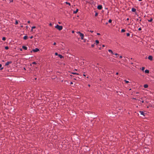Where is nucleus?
Wrapping results in <instances>:
<instances>
[{"instance_id":"obj_22","label":"nucleus","mask_w":154,"mask_h":154,"mask_svg":"<svg viewBox=\"0 0 154 154\" xmlns=\"http://www.w3.org/2000/svg\"><path fill=\"white\" fill-rule=\"evenodd\" d=\"M144 69H145V67H142V68H141L142 70L144 71Z\"/></svg>"},{"instance_id":"obj_57","label":"nucleus","mask_w":154,"mask_h":154,"mask_svg":"<svg viewBox=\"0 0 154 154\" xmlns=\"http://www.w3.org/2000/svg\"><path fill=\"white\" fill-rule=\"evenodd\" d=\"M3 69V68H2L1 69Z\"/></svg>"},{"instance_id":"obj_53","label":"nucleus","mask_w":154,"mask_h":154,"mask_svg":"<svg viewBox=\"0 0 154 154\" xmlns=\"http://www.w3.org/2000/svg\"><path fill=\"white\" fill-rule=\"evenodd\" d=\"M106 25H107V24H108V23H106Z\"/></svg>"},{"instance_id":"obj_1","label":"nucleus","mask_w":154,"mask_h":154,"mask_svg":"<svg viewBox=\"0 0 154 154\" xmlns=\"http://www.w3.org/2000/svg\"><path fill=\"white\" fill-rule=\"evenodd\" d=\"M55 28L59 30H61L63 29V27L62 26H60L58 25H57L55 26Z\"/></svg>"},{"instance_id":"obj_16","label":"nucleus","mask_w":154,"mask_h":154,"mask_svg":"<svg viewBox=\"0 0 154 154\" xmlns=\"http://www.w3.org/2000/svg\"><path fill=\"white\" fill-rule=\"evenodd\" d=\"M95 42L96 43L97 45L99 43V41L98 40H96Z\"/></svg>"},{"instance_id":"obj_35","label":"nucleus","mask_w":154,"mask_h":154,"mask_svg":"<svg viewBox=\"0 0 154 154\" xmlns=\"http://www.w3.org/2000/svg\"><path fill=\"white\" fill-rule=\"evenodd\" d=\"M30 38H31V39H32L33 38V36H31L30 37Z\"/></svg>"},{"instance_id":"obj_52","label":"nucleus","mask_w":154,"mask_h":154,"mask_svg":"<svg viewBox=\"0 0 154 154\" xmlns=\"http://www.w3.org/2000/svg\"><path fill=\"white\" fill-rule=\"evenodd\" d=\"M88 85V86H89V87H90V85Z\"/></svg>"},{"instance_id":"obj_19","label":"nucleus","mask_w":154,"mask_h":154,"mask_svg":"<svg viewBox=\"0 0 154 154\" xmlns=\"http://www.w3.org/2000/svg\"><path fill=\"white\" fill-rule=\"evenodd\" d=\"M125 32V30L124 29H122L121 30V32Z\"/></svg>"},{"instance_id":"obj_32","label":"nucleus","mask_w":154,"mask_h":154,"mask_svg":"<svg viewBox=\"0 0 154 154\" xmlns=\"http://www.w3.org/2000/svg\"><path fill=\"white\" fill-rule=\"evenodd\" d=\"M18 23V22L17 21H16V23H15V24H17Z\"/></svg>"},{"instance_id":"obj_2","label":"nucleus","mask_w":154,"mask_h":154,"mask_svg":"<svg viewBox=\"0 0 154 154\" xmlns=\"http://www.w3.org/2000/svg\"><path fill=\"white\" fill-rule=\"evenodd\" d=\"M77 33L79 34L80 36L81 37V39L82 40L84 39V35L83 34L81 33L80 32H77Z\"/></svg>"},{"instance_id":"obj_5","label":"nucleus","mask_w":154,"mask_h":154,"mask_svg":"<svg viewBox=\"0 0 154 154\" xmlns=\"http://www.w3.org/2000/svg\"><path fill=\"white\" fill-rule=\"evenodd\" d=\"M11 63H12L11 61L5 63V66H7L9 64H11Z\"/></svg>"},{"instance_id":"obj_29","label":"nucleus","mask_w":154,"mask_h":154,"mask_svg":"<svg viewBox=\"0 0 154 154\" xmlns=\"http://www.w3.org/2000/svg\"><path fill=\"white\" fill-rule=\"evenodd\" d=\"M97 15H98V14H97V13H95V16H97Z\"/></svg>"},{"instance_id":"obj_3","label":"nucleus","mask_w":154,"mask_h":154,"mask_svg":"<svg viewBox=\"0 0 154 154\" xmlns=\"http://www.w3.org/2000/svg\"><path fill=\"white\" fill-rule=\"evenodd\" d=\"M97 8L99 10H101L102 8V5H99L97 7Z\"/></svg>"},{"instance_id":"obj_48","label":"nucleus","mask_w":154,"mask_h":154,"mask_svg":"<svg viewBox=\"0 0 154 154\" xmlns=\"http://www.w3.org/2000/svg\"><path fill=\"white\" fill-rule=\"evenodd\" d=\"M102 46L103 47H105V45H103Z\"/></svg>"},{"instance_id":"obj_15","label":"nucleus","mask_w":154,"mask_h":154,"mask_svg":"<svg viewBox=\"0 0 154 154\" xmlns=\"http://www.w3.org/2000/svg\"><path fill=\"white\" fill-rule=\"evenodd\" d=\"M27 38V36H25L23 37V39L24 40H26Z\"/></svg>"},{"instance_id":"obj_14","label":"nucleus","mask_w":154,"mask_h":154,"mask_svg":"<svg viewBox=\"0 0 154 154\" xmlns=\"http://www.w3.org/2000/svg\"><path fill=\"white\" fill-rule=\"evenodd\" d=\"M58 56L60 58H62L63 57L62 56L61 54H59Z\"/></svg>"},{"instance_id":"obj_25","label":"nucleus","mask_w":154,"mask_h":154,"mask_svg":"<svg viewBox=\"0 0 154 154\" xmlns=\"http://www.w3.org/2000/svg\"><path fill=\"white\" fill-rule=\"evenodd\" d=\"M72 73L73 74H77V75H79L78 73H75V72H72Z\"/></svg>"},{"instance_id":"obj_40","label":"nucleus","mask_w":154,"mask_h":154,"mask_svg":"<svg viewBox=\"0 0 154 154\" xmlns=\"http://www.w3.org/2000/svg\"><path fill=\"white\" fill-rule=\"evenodd\" d=\"M54 44V45H56V42H54V44Z\"/></svg>"},{"instance_id":"obj_10","label":"nucleus","mask_w":154,"mask_h":154,"mask_svg":"<svg viewBox=\"0 0 154 154\" xmlns=\"http://www.w3.org/2000/svg\"><path fill=\"white\" fill-rule=\"evenodd\" d=\"M131 11L132 12H135L136 11V9L135 8H132L131 9Z\"/></svg>"},{"instance_id":"obj_55","label":"nucleus","mask_w":154,"mask_h":154,"mask_svg":"<svg viewBox=\"0 0 154 154\" xmlns=\"http://www.w3.org/2000/svg\"><path fill=\"white\" fill-rule=\"evenodd\" d=\"M151 49H153V48H151Z\"/></svg>"},{"instance_id":"obj_13","label":"nucleus","mask_w":154,"mask_h":154,"mask_svg":"<svg viewBox=\"0 0 154 154\" xmlns=\"http://www.w3.org/2000/svg\"><path fill=\"white\" fill-rule=\"evenodd\" d=\"M78 11V9H76L75 11H74L73 12V13L74 14H76Z\"/></svg>"},{"instance_id":"obj_37","label":"nucleus","mask_w":154,"mask_h":154,"mask_svg":"<svg viewBox=\"0 0 154 154\" xmlns=\"http://www.w3.org/2000/svg\"><path fill=\"white\" fill-rule=\"evenodd\" d=\"M119 57L120 58H122V56H120Z\"/></svg>"},{"instance_id":"obj_58","label":"nucleus","mask_w":154,"mask_h":154,"mask_svg":"<svg viewBox=\"0 0 154 154\" xmlns=\"http://www.w3.org/2000/svg\"><path fill=\"white\" fill-rule=\"evenodd\" d=\"M133 99H135V98H133Z\"/></svg>"},{"instance_id":"obj_50","label":"nucleus","mask_w":154,"mask_h":154,"mask_svg":"<svg viewBox=\"0 0 154 154\" xmlns=\"http://www.w3.org/2000/svg\"><path fill=\"white\" fill-rule=\"evenodd\" d=\"M142 1V0H139V1Z\"/></svg>"},{"instance_id":"obj_24","label":"nucleus","mask_w":154,"mask_h":154,"mask_svg":"<svg viewBox=\"0 0 154 154\" xmlns=\"http://www.w3.org/2000/svg\"><path fill=\"white\" fill-rule=\"evenodd\" d=\"M36 27L35 26H32V29H35V28Z\"/></svg>"},{"instance_id":"obj_44","label":"nucleus","mask_w":154,"mask_h":154,"mask_svg":"<svg viewBox=\"0 0 154 154\" xmlns=\"http://www.w3.org/2000/svg\"><path fill=\"white\" fill-rule=\"evenodd\" d=\"M129 20V18H127V20Z\"/></svg>"},{"instance_id":"obj_7","label":"nucleus","mask_w":154,"mask_h":154,"mask_svg":"<svg viewBox=\"0 0 154 154\" xmlns=\"http://www.w3.org/2000/svg\"><path fill=\"white\" fill-rule=\"evenodd\" d=\"M140 113L141 115L145 116V113L143 111H140Z\"/></svg>"},{"instance_id":"obj_33","label":"nucleus","mask_w":154,"mask_h":154,"mask_svg":"<svg viewBox=\"0 0 154 154\" xmlns=\"http://www.w3.org/2000/svg\"><path fill=\"white\" fill-rule=\"evenodd\" d=\"M55 55H58L59 54H58V53L57 52L55 53Z\"/></svg>"},{"instance_id":"obj_11","label":"nucleus","mask_w":154,"mask_h":154,"mask_svg":"<svg viewBox=\"0 0 154 154\" xmlns=\"http://www.w3.org/2000/svg\"><path fill=\"white\" fill-rule=\"evenodd\" d=\"M145 72L146 73H149V71L148 70L146 69L145 71Z\"/></svg>"},{"instance_id":"obj_20","label":"nucleus","mask_w":154,"mask_h":154,"mask_svg":"<svg viewBox=\"0 0 154 154\" xmlns=\"http://www.w3.org/2000/svg\"><path fill=\"white\" fill-rule=\"evenodd\" d=\"M2 40L3 41H5L6 40V38L5 37H3L2 38Z\"/></svg>"},{"instance_id":"obj_23","label":"nucleus","mask_w":154,"mask_h":154,"mask_svg":"<svg viewBox=\"0 0 154 154\" xmlns=\"http://www.w3.org/2000/svg\"><path fill=\"white\" fill-rule=\"evenodd\" d=\"M112 20L111 19H109V21H108V22L109 23H111L112 22Z\"/></svg>"},{"instance_id":"obj_42","label":"nucleus","mask_w":154,"mask_h":154,"mask_svg":"<svg viewBox=\"0 0 154 154\" xmlns=\"http://www.w3.org/2000/svg\"><path fill=\"white\" fill-rule=\"evenodd\" d=\"M116 75H118L119 74V73H118V72H117V73H116Z\"/></svg>"},{"instance_id":"obj_8","label":"nucleus","mask_w":154,"mask_h":154,"mask_svg":"<svg viewBox=\"0 0 154 154\" xmlns=\"http://www.w3.org/2000/svg\"><path fill=\"white\" fill-rule=\"evenodd\" d=\"M108 51L111 54H114V53H113V52H112V50H110V49H109L108 50Z\"/></svg>"},{"instance_id":"obj_46","label":"nucleus","mask_w":154,"mask_h":154,"mask_svg":"<svg viewBox=\"0 0 154 154\" xmlns=\"http://www.w3.org/2000/svg\"><path fill=\"white\" fill-rule=\"evenodd\" d=\"M70 84H73V83H72V82H71L70 83Z\"/></svg>"},{"instance_id":"obj_51","label":"nucleus","mask_w":154,"mask_h":154,"mask_svg":"<svg viewBox=\"0 0 154 154\" xmlns=\"http://www.w3.org/2000/svg\"><path fill=\"white\" fill-rule=\"evenodd\" d=\"M84 75V76H85V74H84V75Z\"/></svg>"},{"instance_id":"obj_26","label":"nucleus","mask_w":154,"mask_h":154,"mask_svg":"<svg viewBox=\"0 0 154 154\" xmlns=\"http://www.w3.org/2000/svg\"><path fill=\"white\" fill-rule=\"evenodd\" d=\"M126 35H127V36H129L130 35V34L129 33H127Z\"/></svg>"},{"instance_id":"obj_27","label":"nucleus","mask_w":154,"mask_h":154,"mask_svg":"<svg viewBox=\"0 0 154 154\" xmlns=\"http://www.w3.org/2000/svg\"><path fill=\"white\" fill-rule=\"evenodd\" d=\"M94 46V44H92V45H91V47H92L93 48Z\"/></svg>"},{"instance_id":"obj_45","label":"nucleus","mask_w":154,"mask_h":154,"mask_svg":"<svg viewBox=\"0 0 154 154\" xmlns=\"http://www.w3.org/2000/svg\"><path fill=\"white\" fill-rule=\"evenodd\" d=\"M49 25L50 26H52V24L51 23H50L49 24Z\"/></svg>"},{"instance_id":"obj_39","label":"nucleus","mask_w":154,"mask_h":154,"mask_svg":"<svg viewBox=\"0 0 154 154\" xmlns=\"http://www.w3.org/2000/svg\"><path fill=\"white\" fill-rule=\"evenodd\" d=\"M97 35H100V33H97Z\"/></svg>"},{"instance_id":"obj_43","label":"nucleus","mask_w":154,"mask_h":154,"mask_svg":"<svg viewBox=\"0 0 154 154\" xmlns=\"http://www.w3.org/2000/svg\"><path fill=\"white\" fill-rule=\"evenodd\" d=\"M28 23H30V21H28V22H27Z\"/></svg>"},{"instance_id":"obj_38","label":"nucleus","mask_w":154,"mask_h":154,"mask_svg":"<svg viewBox=\"0 0 154 154\" xmlns=\"http://www.w3.org/2000/svg\"><path fill=\"white\" fill-rule=\"evenodd\" d=\"M10 1L11 2H12L13 1V0H10Z\"/></svg>"},{"instance_id":"obj_21","label":"nucleus","mask_w":154,"mask_h":154,"mask_svg":"<svg viewBox=\"0 0 154 154\" xmlns=\"http://www.w3.org/2000/svg\"><path fill=\"white\" fill-rule=\"evenodd\" d=\"M5 48L6 50H8L9 49V48L8 46H6L5 47Z\"/></svg>"},{"instance_id":"obj_36","label":"nucleus","mask_w":154,"mask_h":154,"mask_svg":"<svg viewBox=\"0 0 154 154\" xmlns=\"http://www.w3.org/2000/svg\"><path fill=\"white\" fill-rule=\"evenodd\" d=\"M72 33H74V31H72Z\"/></svg>"},{"instance_id":"obj_17","label":"nucleus","mask_w":154,"mask_h":154,"mask_svg":"<svg viewBox=\"0 0 154 154\" xmlns=\"http://www.w3.org/2000/svg\"><path fill=\"white\" fill-rule=\"evenodd\" d=\"M152 21V18H151L150 20H148V21L149 22H151Z\"/></svg>"},{"instance_id":"obj_49","label":"nucleus","mask_w":154,"mask_h":154,"mask_svg":"<svg viewBox=\"0 0 154 154\" xmlns=\"http://www.w3.org/2000/svg\"><path fill=\"white\" fill-rule=\"evenodd\" d=\"M20 51H22V49H20Z\"/></svg>"},{"instance_id":"obj_54","label":"nucleus","mask_w":154,"mask_h":154,"mask_svg":"<svg viewBox=\"0 0 154 154\" xmlns=\"http://www.w3.org/2000/svg\"><path fill=\"white\" fill-rule=\"evenodd\" d=\"M58 23H59V24H60V22H58Z\"/></svg>"},{"instance_id":"obj_12","label":"nucleus","mask_w":154,"mask_h":154,"mask_svg":"<svg viewBox=\"0 0 154 154\" xmlns=\"http://www.w3.org/2000/svg\"><path fill=\"white\" fill-rule=\"evenodd\" d=\"M148 87V85L147 84H145L144 85V87L145 88H147Z\"/></svg>"},{"instance_id":"obj_9","label":"nucleus","mask_w":154,"mask_h":154,"mask_svg":"<svg viewBox=\"0 0 154 154\" xmlns=\"http://www.w3.org/2000/svg\"><path fill=\"white\" fill-rule=\"evenodd\" d=\"M22 48L25 50H26L27 48L26 47L24 46H22Z\"/></svg>"},{"instance_id":"obj_59","label":"nucleus","mask_w":154,"mask_h":154,"mask_svg":"<svg viewBox=\"0 0 154 154\" xmlns=\"http://www.w3.org/2000/svg\"><path fill=\"white\" fill-rule=\"evenodd\" d=\"M139 21H141V20H139Z\"/></svg>"},{"instance_id":"obj_30","label":"nucleus","mask_w":154,"mask_h":154,"mask_svg":"<svg viewBox=\"0 0 154 154\" xmlns=\"http://www.w3.org/2000/svg\"><path fill=\"white\" fill-rule=\"evenodd\" d=\"M138 30L139 31H140L141 30V27H140L139 28H138Z\"/></svg>"},{"instance_id":"obj_6","label":"nucleus","mask_w":154,"mask_h":154,"mask_svg":"<svg viewBox=\"0 0 154 154\" xmlns=\"http://www.w3.org/2000/svg\"><path fill=\"white\" fill-rule=\"evenodd\" d=\"M148 59L149 60H152V56H149L148 57Z\"/></svg>"},{"instance_id":"obj_18","label":"nucleus","mask_w":154,"mask_h":154,"mask_svg":"<svg viewBox=\"0 0 154 154\" xmlns=\"http://www.w3.org/2000/svg\"><path fill=\"white\" fill-rule=\"evenodd\" d=\"M65 3H66V4L68 5L69 6H70V5H71L68 2H65Z\"/></svg>"},{"instance_id":"obj_41","label":"nucleus","mask_w":154,"mask_h":154,"mask_svg":"<svg viewBox=\"0 0 154 154\" xmlns=\"http://www.w3.org/2000/svg\"><path fill=\"white\" fill-rule=\"evenodd\" d=\"M2 66V65L1 64H0V68H1Z\"/></svg>"},{"instance_id":"obj_56","label":"nucleus","mask_w":154,"mask_h":154,"mask_svg":"<svg viewBox=\"0 0 154 154\" xmlns=\"http://www.w3.org/2000/svg\"><path fill=\"white\" fill-rule=\"evenodd\" d=\"M142 102V103H143L144 101H143Z\"/></svg>"},{"instance_id":"obj_4","label":"nucleus","mask_w":154,"mask_h":154,"mask_svg":"<svg viewBox=\"0 0 154 154\" xmlns=\"http://www.w3.org/2000/svg\"><path fill=\"white\" fill-rule=\"evenodd\" d=\"M33 51L34 52H37L39 51V49L38 48H35V49H34L33 50Z\"/></svg>"},{"instance_id":"obj_31","label":"nucleus","mask_w":154,"mask_h":154,"mask_svg":"<svg viewBox=\"0 0 154 154\" xmlns=\"http://www.w3.org/2000/svg\"><path fill=\"white\" fill-rule=\"evenodd\" d=\"M125 82L126 83H128L129 82L128 81H126V80H125Z\"/></svg>"},{"instance_id":"obj_28","label":"nucleus","mask_w":154,"mask_h":154,"mask_svg":"<svg viewBox=\"0 0 154 154\" xmlns=\"http://www.w3.org/2000/svg\"><path fill=\"white\" fill-rule=\"evenodd\" d=\"M36 64V63L35 62H33L32 63V64Z\"/></svg>"},{"instance_id":"obj_34","label":"nucleus","mask_w":154,"mask_h":154,"mask_svg":"<svg viewBox=\"0 0 154 154\" xmlns=\"http://www.w3.org/2000/svg\"><path fill=\"white\" fill-rule=\"evenodd\" d=\"M114 54H115L116 55H119V54H118L116 53H115V54L114 53Z\"/></svg>"},{"instance_id":"obj_47","label":"nucleus","mask_w":154,"mask_h":154,"mask_svg":"<svg viewBox=\"0 0 154 154\" xmlns=\"http://www.w3.org/2000/svg\"><path fill=\"white\" fill-rule=\"evenodd\" d=\"M90 32L92 33L93 32V31H90Z\"/></svg>"}]
</instances>
